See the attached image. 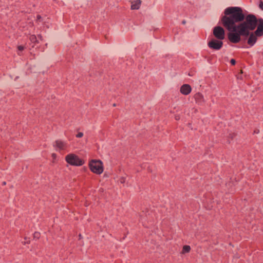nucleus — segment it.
Returning <instances> with one entry per match:
<instances>
[{
	"label": "nucleus",
	"instance_id": "1",
	"mask_svg": "<svg viewBox=\"0 0 263 263\" xmlns=\"http://www.w3.org/2000/svg\"><path fill=\"white\" fill-rule=\"evenodd\" d=\"M224 15L221 18V22L230 32L228 37L232 43H238L241 35L248 36L250 31L253 30L256 27V17L253 14H249L245 17L240 7H228L224 10Z\"/></svg>",
	"mask_w": 263,
	"mask_h": 263
},
{
	"label": "nucleus",
	"instance_id": "2",
	"mask_svg": "<svg viewBox=\"0 0 263 263\" xmlns=\"http://www.w3.org/2000/svg\"><path fill=\"white\" fill-rule=\"evenodd\" d=\"M65 160L68 163L72 165L81 166L84 163L83 160L73 154H70L67 155L65 157Z\"/></svg>",
	"mask_w": 263,
	"mask_h": 263
},
{
	"label": "nucleus",
	"instance_id": "3",
	"mask_svg": "<svg viewBox=\"0 0 263 263\" xmlns=\"http://www.w3.org/2000/svg\"><path fill=\"white\" fill-rule=\"evenodd\" d=\"M89 167L92 172L98 174L103 171L102 163L100 160H92L89 163Z\"/></svg>",
	"mask_w": 263,
	"mask_h": 263
},
{
	"label": "nucleus",
	"instance_id": "4",
	"mask_svg": "<svg viewBox=\"0 0 263 263\" xmlns=\"http://www.w3.org/2000/svg\"><path fill=\"white\" fill-rule=\"evenodd\" d=\"M213 34L216 38L219 40L224 39L225 37L224 30L220 26H217L214 28Z\"/></svg>",
	"mask_w": 263,
	"mask_h": 263
},
{
	"label": "nucleus",
	"instance_id": "5",
	"mask_svg": "<svg viewBox=\"0 0 263 263\" xmlns=\"http://www.w3.org/2000/svg\"><path fill=\"white\" fill-rule=\"evenodd\" d=\"M208 44L210 48L217 50L222 47L223 42L221 41L213 39L208 42Z\"/></svg>",
	"mask_w": 263,
	"mask_h": 263
},
{
	"label": "nucleus",
	"instance_id": "6",
	"mask_svg": "<svg viewBox=\"0 0 263 263\" xmlns=\"http://www.w3.org/2000/svg\"><path fill=\"white\" fill-rule=\"evenodd\" d=\"M54 146L58 151L66 150L68 146V144L66 142L61 140H57Z\"/></svg>",
	"mask_w": 263,
	"mask_h": 263
},
{
	"label": "nucleus",
	"instance_id": "7",
	"mask_svg": "<svg viewBox=\"0 0 263 263\" xmlns=\"http://www.w3.org/2000/svg\"><path fill=\"white\" fill-rule=\"evenodd\" d=\"M258 25L255 33L257 36H261L263 34V19L259 18L258 21Z\"/></svg>",
	"mask_w": 263,
	"mask_h": 263
},
{
	"label": "nucleus",
	"instance_id": "8",
	"mask_svg": "<svg viewBox=\"0 0 263 263\" xmlns=\"http://www.w3.org/2000/svg\"><path fill=\"white\" fill-rule=\"evenodd\" d=\"M191 91V87L188 84H184L180 88L181 92L184 95H187L189 94L190 93Z\"/></svg>",
	"mask_w": 263,
	"mask_h": 263
},
{
	"label": "nucleus",
	"instance_id": "9",
	"mask_svg": "<svg viewBox=\"0 0 263 263\" xmlns=\"http://www.w3.org/2000/svg\"><path fill=\"white\" fill-rule=\"evenodd\" d=\"M141 1L140 0H134L132 2L131 8L133 10L138 9L140 8L141 5Z\"/></svg>",
	"mask_w": 263,
	"mask_h": 263
},
{
	"label": "nucleus",
	"instance_id": "10",
	"mask_svg": "<svg viewBox=\"0 0 263 263\" xmlns=\"http://www.w3.org/2000/svg\"><path fill=\"white\" fill-rule=\"evenodd\" d=\"M256 36L254 34H251L249 37L248 43L252 46L256 43Z\"/></svg>",
	"mask_w": 263,
	"mask_h": 263
},
{
	"label": "nucleus",
	"instance_id": "11",
	"mask_svg": "<svg viewBox=\"0 0 263 263\" xmlns=\"http://www.w3.org/2000/svg\"><path fill=\"white\" fill-rule=\"evenodd\" d=\"M195 99L199 103H200L204 101L203 99V96H202V94L199 93H197L195 95Z\"/></svg>",
	"mask_w": 263,
	"mask_h": 263
},
{
	"label": "nucleus",
	"instance_id": "12",
	"mask_svg": "<svg viewBox=\"0 0 263 263\" xmlns=\"http://www.w3.org/2000/svg\"><path fill=\"white\" fill-rule=\"evenodd\" d=\"M191 250V248L189 246H184L183 247L182 253H185L189 252Z\"/></svg>",
	"mask_w": 263,
	"mask_h": 263
},
{
	"label": "nucleus",
	"instance_id": "13",
	"mask_svg": "<svg viewBox=\"0 0 263 263\" xmlns=\"http://www.w3.org/2000/svg\"><path fill=\"white\" fill-rule=\"evenodd\" d=\"M119 181L121 183H124L125 182V178L123 177H122L120 178Z\"/></svg>",
	"mask_w": 263,
	"mask_h": 263
},
{
	"label": "nucleus",
	"instance_id": "14",
	"mask_svg": "<svg viewBox=\"0 0 263 263\" xmlns=\"http://www.w3.org/2000/svg\"><path fill=\"white\" fill-rule=\"evenodd\" d=\"M17 48L19 51H21L24 49V46L20 45L18 46Z\"/></svg>",
	"mask_w": 263,
	"mask_h": 263
},
{
	"label": "nucleus",
	"instance_id": "15",
	"mask_svg": "<svg viewBox=\"0 0 263 263\" xmlns=\"http://www.w3.org/2000/svg\"><path fill=\"white\" fill-rule=\"evenodd\" d=\"M83 133H81V132H80L77 135H76V137L77 138H81L82 137H83Z\"/></svg>",
	"mask_w": 263,
	"mask_h": 263
},
{
	"label": "nucleus",
	"instance_id": "16",
	"mask_svg": "<svg viewBox=\"0 0 263 263\" xmlns=\"http://www.w3.org/2000/svg\"><path fill=\"white\" fill-rule=\"evenodd\" d=\"M30 40L32 42H35L36 41V37L34 35H32L30 37Z\"/></svg>",
	"mask_w": 263,
	"mask_h": 263
},
{
	"label": "nucleus",
	"instance_id": "17",
	"mask_svg": "<svg viewBox=\"0 0 263 263\" xmlns=\"http://www.w3.org/2000/svg\"><path fill=\"white\" fill-rule=\"evenodd\" d=\"M34 236L35 238H39V236H40V233H38V232H35L34 234Z\"/></svg>",
	"mask_w": 263,
	"mask_h": 263
},
{
	"label": "nucleus",
	"instance_id": "18",
	"mask_svg": "<svg viewBox=\"0 0 263 263\" xmlns=\"http://www.w3.org/2000/svg\"><path fill=\"white\" fill-rule=\"evenodd\" d=\"M230 62L232 65H235L236 63L235 60L234 59H231Z\"/></svg>",
	"mask_w": 263,
	"mask_h": 263
},
{
	"label": "nucleus",
	"instance_id": "19",
	"mask_svg": "<svg viewBox=\"0 0 263 263\" xmlns=\"http://www.w3.org/2000/svg\"><path fill=\"white\" fill-rule=\"evenodd\" d=\"M259 7H260V8L262 10H263V3H262V2H261V3H260V5H259Z\"/></svg>",
	"mask_w": 263,
	"mask_h": 263
},
{
	"label": "nucleus",
	"instance_id": "20",
	"mask_svg": "<svg viewBox=\"0 0 263 263\" xmlns=\"http://www.w3.org/2000/svg\"><path fill=\"white\" fill-rule=\"evenodd\" d=\"M182 24H185V21H182Z\"/></svg>",
	"mask_w": 263,
	"mask_h": 263
},
{
	"label": "nucleus",
	"instance_id": "21",
	"mask_svg": "<svg viewBox=\"0 0 263 263\" xmlns=\"http://www.w3.org/2000/svg\"><path fill=\"white\" fill-rule=\"evenodd\" d=\"M52 156H53V157H54L55 156V154H52Z\"/></svg>",
	"mask_w": 263,
	"mask_h": 263
},
{
	"label": "nucleus",
	"instance_id": "22",
	"mask_svg": "<svg viewBox=\"0 0 263 263\" xmlns=\"http://www.w3.org/2000/svg\"><path fill=\"white\" fill-rule=\"evenodd\" d=\"M40 18H41V17L40 16H38L37 18L40 19Z\"/></svg>",
	"mask_w": 263,
	"mask_h": 263
},
{
	"label": "nucleus",
	"instance_id": "23",
	"mask_svg": "<svg viewBox=\"0 0 263 263\" xmlns=\"http://www.w3.org/2000/svg\"><path fill=\"white\" fill-rule=\"evenodd\" d=\"M3 184L4 185L6 184V182H4L3 183Z\"/></svg>",
	"mask_w": 263,
	"mask_h": 263
},
{
	"label": "nucleus",
	"instance_id": "24",
	"mask_svg": "<svg viewBox=\"0 0 263 263\" xmlns=\"http://www.w3.org/2000/svg\"><path fill=\"white\" fill-rule=\"evenodd\" d=\"M255 132H256L257 133H258V131L256 130Z\"/></svg>",
	"mask_w": 263,
	"mask_h": 263
},
{
	"label": "nucleus",
	"instance_id": "25",
	"mask_svg": "<svg viewBox=\"0 0 263 263\" xmlns=\"http://www.w3.org/2000/svg\"><path fill=\"white\" fill-rule=\"evenodd\" d=\"M255 132H256L257 133H258V131L256 130Z\"/></svg>",
	"mask_w": 263,
	"mask_h": 263
}]
</instances>
